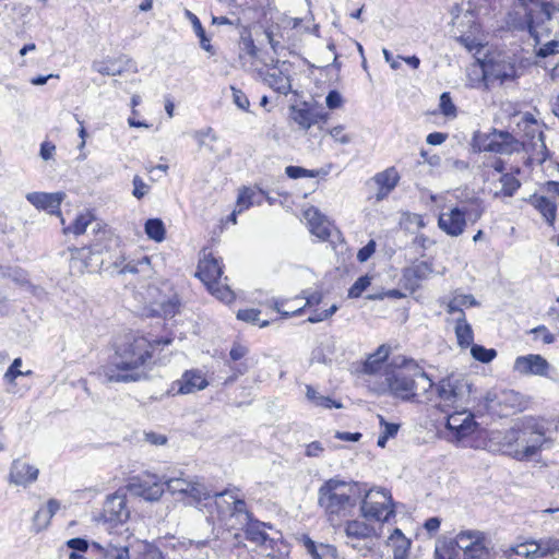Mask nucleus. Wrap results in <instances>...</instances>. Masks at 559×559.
I'll use <instances>...</instances> for the list:
<instances>
[{
    "label": "nucleus",
    "instance_id": "18",
    "mask_svg": "<svg viewBox=\"0 0 559 559\" xmlns=\"http://www.w3.org/2000/svg\"><path fill=\"white\" fill-rule=\"evenodd\" d=\"M551 366L539 354L519 356L513 364V371L521 376L548 377Z\"/></svg>",
    "mask_w": 559,
    "mask_h": 559
},
{
    "label": "nucleus",
    "instance_id": "45",
    "mask_svg": "<svg viewBox=\"0 0 559 559\" xmlns=\"http://www.w3.org/2000/svg\"><path fill=\"white\" fill-rule=\"evenodd\" d=\"M471 355L475 360L488 364L497 357V350L493 348H486L478 344H473L471 347Z\"/></svg>",
    "mask_w": 559,
    "mask_h": 559
},
{
    "label": "nucleus",
    "instance_id": "59",
    "mask_svg": "<svg viewBox=\"0 0 559 559\" xmlns=\"http://www.w3.org/2000/svg\"><path fill=\"white\" fill-rule=\"evenodd\" d=\"M133 191L132 194L136 199H142L150 191V186L143 181L140 176H134L133 180Z\"/></svg>",
    "mask_w": 559,
    "mask_h": 559
},
{
    "label": "nucleus",
    "instance_id": "41",
    "mask_svg": "<svg viewBox=\"0 0 559 559\" xmlns=\"http://www.w3.org/2000/svg\"><path fill=\"white\" fill-rule=\"evenodd\" d=\"M145 234L152 240L160 242L165 239V226L159 218H150L144 225Z\"/></svg>",
    "mask_w": 559,
    "mask_h": 559
},
{
    "label": "nucleus",
    "instance_id": "38",
    "mask_svg": "<svg viewBox=\"0 0 559 559\" xmlns=\"http://www.w3.org/2000/svg\"><path fill=\"white\" fill-rule=\"evenodd\" d=\"M498 403L509 406L513 412H521L525 407L524 396L513 390L501 392L498 396Z\"/></svg>",
    "mask_w": 559,
    "mask_h": 559
},
{
    "label": "nucleus",
    "instance_id": "35",
    "mask_svg": "<svg viewBox=\"0 0 559 559\" xmlns=\"http://www.w3.org/2000/svg\"><path fill=\"white\" fill-rule=\"evenodd\" d=\"M185 16L191 22L192 28L200 40V47L211 56H214L216 51L211 45V39L207 37L199 17L189 10H185Z\"/></svg>",
    "mask_w": 559,
    "mask_h": 559
},
{
    "label": "nucleus",
    "instance_id": "57",
    "mask_svg": "<svg viewBox=\"0 0 559 559\" xmlns=\"http://www.w3.org/2000/svg\"><path fill=\"white\" fill-rule=\"evenodd\" d=\"M337 305H332L329 309L323 311L314 310L312 314L308 318V321L311 323L322 322L328 318L332 317L337 311Z\"/></svg>",
    "mask_w": 559,
    "mask_h": 559
},
{
    "label": "nucleus",
    "instance_id": "14",
    "mask_svg": "<svg viewBox=\"0 0 559 559\" xmlns=\"http://www.w3.org/2000/svg\"><path fill=\"white\" fill-rule=\"evenodd\" d=\"M557 550H559V539L555 538L524 542L511 548V552L516 557L531 559L555 555Z\"/></svg>",
    "mask_w": 559,
    "mask_h": 559
},
{
    "label": "nucleus",
    "instance_id": "24",
    "mask_svg": "<svg viewBox=\"0 0 559 559\" xmlns=\"http://www.w3.org/2000/svg\"><path fill=\"white\" fill-rule=\"evenodd\" d=\"M289 118L294 121L300 130L308 131L313 124L319 121H326L328 114H321L307 107L305 104L300 106L289 107Z\"/></svg>",
    "mask_w": 559,
    "mask_h": 559
},
{
    "label": "nucleus",
    "instance_id": "53",
    "mask_svg": "<svg viewBox=\"0 0 559 559\" xmlns=\"http://www.w3.org/2000/svg\"><path fill=\"white\" fill-rule=\"evenodd\" d=\"M228 10L233 17H228L225 15H222V16L212 15V24L217 25V26L228 25V26L237 27L240 23V19L236 16V11L238 9H233V10L228 9Z\"/></svg>",
    "mask_w": 559,
    "mask_h": 559
},
{
    "label": "nucleus",
    "instance_id": "56",
    "mask_svg": "<svg viewBox=\"0 0 559 559\" xmlns=\"http://www.w3.org/2000/svg\"><path fill=\"white\" fill-rule=\"evenodd\" d=\"M457 41L465 47L467 51L475 55L479 53L483 49L481 43L471 36H460L457 37Z\"/></svg>",
    "mask_w": 559,
    "mask_h": 559
},
{
    "label": "nucleus",
    "instance_id": "34",
    "mask_svg": "<svg viewBox=\"0 0 559 559\" xmlns=\"http://www.w3.org/2000/svg\"><path fill=\"white\" fill-rule=\"evenodd\" d=\"M264 82L271 88L283 95H287L292 88L289 76L278 69L269 71L264 76Z\"/></svg>",
    "mask_w": 559,
    "mask_h": 559
},
{
    "label": "nucleus",
    "instance_id": "15",
    "mask_svg": "<svg viewBox=\"0 0 559 559\" xmlns=\"http://www.w3.org/2000/svg\"><path fill=\"white\" fill-rule=\"evenodd\" d=\"M346 544L354 549L360 550V543L366 544L372 542L373 538H379L381 534L377 528L362 520L347 521L344 527Z\"/></svg>",
    "mask_w": 559,
    "mask_h": 559
},
{
    "label": "nucleus",
    "instance_id": "7",
    "mask_svg": "<svg viewBox=\"0 0 559 559\" xmlns=\"http://www.w3.org/2000/svg\"><path fill=\"white\" fill-rule=\"evenodd\" d=\"M481 83L486 90L514 82L520 67L513 56H498L480 63Z\"/></svg>",
    "mask_w": 559,
    "mask_h": 559
},
{
    "label": "nucleus",
    "instance_id": "43",
    "mask_svg": "<svg viewBox=\"0 0 559 559\" xmlns=\"http://www.w3.org/2000/svg\"><path fill=\"white\" fill-rule=\"evenodd\" d=\"M504 162L501 158L491 157L484 163L483 176L487 181H490L498 175L504 174Z\"/></svg>",
    "mask_w": 559,
    "mask_h": 559
},
{
    "label": "nucleus",
    "instance_id": "60",
    "mask_svg": "<svg viewBox=\"0 0 559 559\" xmlns=\"http://www.w3.org/2000/svg\"><path fill=\"white\" fill-rule=\"evenodd\" d=\"M285 173L292 179L316 176V174L312 170H308V169L299 167V166H287L285 168Z\"/></svg>",
    "mask_w": 559,
    "mask_h": 559
},
{
    "label": "nucleus",
    "instance_id": "30",
    "mask_svg": "<svg viewBox=\"0 0 559 559\" xmlns=\"http://www.w3.org/2000/svg\"><path fill=\"white\" fill-rule=\"evenodd\" d=\"M304 216L307 219L310 233L321 240H326L330 237V223L322 215L318 209L311 206L304 212Z\"/></svg>",
    "mask_w": 559,
    "mask_h": 559
},
{
    "label": "nucleus",
    "instance_id": "22",
    "mask_svg": "<svg viewBox=\"0 0 559 559\" xmlns=\"http://www.w3.org/2000/svg\"><path fill=\"white\" fill-rule=\"evenodd\" d=\"M129 490L139 497L148 501L158 500L165 491V480L163 483L152 479L133 478L129 485Z\"/></svg>",
    "mask_w": 559,
    "mask_h": 559
},
{
    "label": "nucleus",
    "instance_id": "9",
    "mask_svg": "<svg viewBox=\"0 0 559 559\" xmlns=\"http://www.w3.org/2000/svg\"><path fill=\"white\" fill-rule=\"evenodd\" d=\"M433 391V399L438 400L439 406L461 407L468 403L471 386L464 379L448 377L442 379Z\"/></svg>",
    "mask_w": 559,
    "mask_h": 559
},
{
    "label": "nucleus",
    "instance_id": "4",
    "mask_svg": "<svg viewBox=\"0 0 559 559\" xmlns=\"http://www.w3.org/2000/svg\"><path fill=\"white\" fill-rule=\"evenodd\" d=\"M547 430V421L536 418L526 419L520 430H511L507 439L510 444L511 441L515 442V448L511 452L513 457L522 461L536 455L544 443L548 441Z\"/></svg>",
    "mask_w": 559,
    "mask_h": 559
},
{
    "label": "nucleus",
    "instance_id": "26",
    "mask_svg": "<svg viewBox=\"0 0 559 559\" xmlns=\"http://www.w3.org/2000/svg\"><path fill=\"white\" fill-rule=\"evenodd\" d=\"M112 265L117 269L120 267L119 273L122 274H140L143 277H151L153 274L151 258L147 255H142L139 259H132L128 262H126L124 255H119L112 261Z\"/></svg>",
    "mask_w": 559,
    "mask_h": 559
},
{
    "label": "nucleus",
    "instance_id": "8",
    "mask_svg": "<svg viewBox=\"0 0 559 559\" xmlns=\"http://www.w3.org/2000/svg\"><path fill=\"white\" fill-rule=\"evenodd\" d=\"M360 513L366 520L389 523L395 516L393 499L383 488H371L361 498Z\"/></svg>",
    "mask_w": 559,
    "mask_h": 559
},
{
    "label": "nucleus",
    "instance_id": "48",
    "mask_svg": "<svg viewBox=\"0 0 559 559\" xmlns=\"http://www.w3.org/2000/svg\"><path fill=\"white\" fill-rule=\"evenodd\" d=\"M304 546L312 559H322L323 552L330 550V546L328 545H320L318 548L314 542L309 537H304Z\"/></svg>",
    "mask_w": 559,
    "mask_h": 559
},
{
    "label": "nucleus",
    "instance_id": "29",
    "mask_svg": "<svg viewBox=\"0 0 559 559\" xmlns=\"http://www.w3.org/2000/svg\"><path fill=\"white\" fill-rule=\"evenodd\" d=\"M432 272L433 267L430 262L419 261L404 270L403 278L407 286L415 289L420 286L423 281L429 278Z\"/></svg>",
    "mask_w": 559,
    "mask_h": 559
},
{
    "label": "nucleus",
    "instance_id": "28",
    "mask_svg": "<svg viewBox=\"0 0 559 559\" xmlns=\"http://www.w3.org/2000/svg\"><path fill=\"white\" fill-rule=\"evenodd\" d=\"M372 180L378 187L376 200L381 201L386 198L390 192L397 186L400 181V175L395 167H389L385 170L374 175Z\"/></svg>",
    "mask_w": 559,
    "mask_h": 559
},
{
    "label": "nucleus",
    "instance_id": "6",
    "mask_svg": "<svg viewBox=\"0 0 559 559\" xmlns=\"http://www.w3.org/2000/svg\"><path fill=\"white\" fill-rule=\"evenodd\" d=\"M484 214L483 201L479 198H472L461 205L450 209L439 215L438 227L451 237L461 236L466 228L467 222L476 223Z\"/></svg>",
    "mask_w": 559,
    "mask_h": 559
},
{
    "label": "nucleus",
    "instance_id": "32",
    "mask_svg": "<svg viewBox=\"0 0 559 559\" xmlns=\"http://www.w3.org/2000/svg\"><path fill=\"white\" fill-rule=\"evenodd\" d=\"M530 203L543 215L549 225H554L557 206L552 200L545 195L534 194L530 198Z\"/></svg>",
    "mask_w": 559,
    "mask_h": 559
},
{
    "label": "nucleus",
    "instance_id": "10",
    "mask_svg": "<svg viewBox=\"0 0 559 559\" xmlns=\"http://www.w3.org/2000/svg\"><path fill=\"white\" fill-rule=\"evenodd\" d=\"M106 246L94 243L90 247L71 248L70 270L74 274L96 272L105 262Z\"/></svg>",
    "mask_w": 559,
    "mask_h": 559
},
{
    "label": "nucleus",
    "instance_id": "44",
    "mask_svg": "<svg viewBox=\"0 0 559 559\" xmlns=\"http://www.w3.org/2000/svg\"><path fill=\"white\" fill-rule=\"evenodd\" d=\"M457 546L454 539L439 542L436 546L437 559H454L457 555Z\"/></svg>",
    "mask_w": 559,
    "mask_h": 559
},
{
    "label": "nucleus",
    "instance_id": "25",
    "mask_svg": "<svg viewBox=\"0 0 559 559\" xmlns=\"http://www.w3.org/2000/svg\"><path fill=\"white\" fill-rule=\"evenodd\" d=\"M489 182L490 192L495 198H510L521 187L520 180L510 173H504L492 178Z\"/></svg>",
    "mask_w": 559,
    "mask_h": 559
},
{
    "label": "nucleus",
    "instance_id": "11",
    "mask_svg": "<svg viewBox=\"0 0 559 559\" xmlns=\"http://www.w3.org/2000/svg\"><path fill=\"white\" fill-rule=\"evenodd\" d=\"M459 550L463 551V559H489V540L485 533L477 530L461 531L455 536Z\"/></svg>",
    "mask_w": 559,
    "mask_h": 559
},
{
    "label": "nucleus",
    "instance_id": "33",
    "mask_svg": "<svg viewBox=\"0 0 559 559\" xmlns=\"http://www.w3.org/2000/svg\"><path fill=\"white\" fill-rule=\"evenodd\" d=\"M388 545L393 549L394 559H406L411 540L400 528H394L388 538Z\"/></svg>",
    "mask_w": 559,
    "mask_h": 559
},
{
    "label": "nucleus",
    "instance_id": "3",
    "mask_svg": "<svg viewBox=\"0 0 559 559\" xmlns=\"http://www.w3.org/2000/svg\"><path fill=\"white\" fill-rule=\"evenodd\" d=\"M361 488L354 481L331 478L322 484L318 491V503L330 520L333 516H345L361 498Z\"/></svg>",
    "mask_w": 559,
    "mask_h": 559
},
{
    "label": "nucleus",
    "instance_id": "1",
    "mask_svg": "<svg viewBox=\"0 0 559 559\" xmlns=\"http://www.w3.org/2000/svg\"><path fill=\"white\" fill-rule=\"evenodd\" d=\"M382 380L370 381L369 389L377 395H390L403 402H433V382L418 366L400 357L386 366Z\"/></svg>",
    "mask_w": 559,
    "mask_h": 559
},
{
    "label": "nucleus",
    "instance_id": "47",
    "mask_svg": "<svg viewBox=\"0 0 559 559\" xmlns=\"http://www.w3.org/2000/svg\"><path fill=\"white\" fill-rule=\"evenodd\" d=\"M222 281H217L216 284H213V288H207L212 295H214L217 299L229 304L234 300V293L226 284H222Z\"/></svg>",
    "mask_w": 559,
    "mask_h": 559
},
{
    "label": "nucleus",
    "instance_id": "54",
    "mask_svg": "<svg viewBox=\"0 0 559 559\" xmlns=\"http://www.w3.org/2000/svg\"><path fill=\"white\" fill-rule=\"evenodd\" d=\"M231 96L234 104L241 110H248L250 107V102L247 95L239 88L235 86H230Z\"/></svg>",
    "mask_w": 559,
    "mask_h": 559
},
{
    "label": "nucleus",
    "instance_id": "21",
    "mask_svg": "<svg viewBox=\"0 0 559 559\" xmlns=\"http://www.w3.org/2000/svg\"><path fill=\"white\" fill-rule=\"evenodd\" d=\"M103 514L108 522L124 523L130 516L126 495L116 492L109 496L105 501Z\"/></svg>",
    "mask_w": 559,
    "mask_h": 559
},
{
    "label": "nucleus",
    "instance_id": "39",
    "mask_svg": "<svg viewBox=\"0 0 559 559\" xmlns=\"http://www.w3.org/2000/svg\"><path fill=\"white\" fill-rule=\"evenodd\" d=\"M94 221V216L90 212L81 213L76 216L74 223L63 228V233H72L76 236L82 235L86 231L87 226Z\"/></svg>",
    "mask_w": 559,
    "mask_h": 559
},
{
    "label": "nucleus",
    "instance_id": "31",
    "mask_svg": "<svg viewBox=\"0 0 559 559\" xmlns=\"http://www.w3.org/2000/svg\"><path fill=\"white\" fill-rule=\"evenodd\" d=\"M131 62L130 59L121 57L118 59H108L96 61L93 63V69L103 75H120L127 68L126 66Z\"/></svg>",
    "mask_w": 559,
    "mask_h": 559
},
{
    "label": "nucleus",
    "instance_id": "40",
    "mask_svg": "<svg viewBox=\"0 0 559 559\" xmlns=\"http://www.w3.org/2000/svg\"><path fill=\"white\" fill-rule=\"evenodd\" d=\"M306 396L307 399L316 406H322L324 408H341L342 404L333 401L329 396H323L319 394L311 385L306 386Z\"/></svg>",
    "mask_w": 559,
    "mask_h": 559
},
{
    "label": "nucleus",
    "instance_id": "49",
    "mask_svg": "<svg viewBox=\"0 0 559 559\" xmlns=\"http://www.w3.org/2000/svg\"><path fill=\"white\" fill-rule=\"evenodd\" d=\"M371 284V278L367 275L359 277L349 288L348 297L358 298Z\"/></svg>",
    "mask_w": 559,
    "mask_h": 559
},
{
    "label": "nucleus",
    "instance_id": "13",
    "mask_svg": "<svg viewBox=\"0 0 559 559\" xmlns=\"http://www.w3.org/2000/svg\"><path fill=\"white\" fill-rule=\"evenodd\" d=\"M476 141L479 151L503 155H511L522 147V143L511 133L496 129L489 133L478 134Z\"/></svg>",
    "mask_w": 559,
    "mask_h": 559
},
{
    "label": "nucleus",
    "instance_id": "27",
    "mask_svg": "<svg viewBox=\"0 0 559 559\" xmlns=\"http://www.w3.org/2000/svg\"><path fill=\"white\" fill-rule=\"evenodd\" d=\"M38 468L21 460L13 461L10 469L9 481L17 486H27L38 477Z\"/></svg>",
    "mask_w": 559,
    "mask_h": 559
},
{
    "label": "nucleus",
    "instance_id": "5",
    "mask_svg": "<svg viewBox=\"0 0 559 559\" xmlns=\"http://www.w3.org/2000/svg\"><path fill=\"white\" fill-rule=\"evenodd\" d=\"M532 7L524 8V20L513 23V27L520 31H527L538 44L542 37H548L551 32V21L559 12L555 1L534 0Z\"/></svg>",
    "mask_w": 559,
    "mask_h": 559
},
{
    "label": "nucleus",
    "instance_id": "23",
    "mask_svg": "<svg viewBox=\"0 0 559 559\" xmlns=\"http://www.w3.org/2000/svg\"><path fill=\"white\" fill-rule=\"evenodd\" d=\"M222 265L218 260L211 253H204L203 258L199 261L197 276L206 285L207 288H213V284L222 281Z\"/></svg>",
    "mask_w": 559,
    "mask_h": 559
},
{
    "label": "nucleus",
    "instance_id": "46",
    "mask_svg": "<svg viewBox=\"0 0 559 559\" xmlns=\"http://www.w3.org/2000/svg\"><path fill=\"white\" fill-rule=\"evenodd\" d=\"M261 311L259 309H243L237 312V319L242 320L245 322L257 324L261 328H265L269 325L267 320H260Z\"/></svg>",
    "mask_w": 559,
    "mask_h": 559
},
{
    "label": "nucleus",
    "instance_id": "20",
    "mask_svg": "<svg viewBox=\"0 0 559 559\" xmlns=\"http://www.w3.org/2000/svg\"><path fill=\"white\" fill-rule=\"evenodd\" d=\"M63 192H29L26 200L37 210H43L51 215L61 216L60 205L64 199Z\"/></svg>",
    "mask_w": 559,
    "mask_h": 559
},
{
    "label": "nucleus",
    "instance_id": "19",
    "mask_svg": "<svg viewBox=\"0 0 559 559\" xmlns=\"http://www.w3.org/2000/svg\"><path fill=\"white\" fill-rule=\"evenodd\" d=\"M209 385V381L203 371L199 369H190L182 373L181 378L173 383L171 389L177 394H191L204 390Z\"/></svg>",
    "mask_w": 559,
    "mask_h": 559
},
{
    "label": "nucleus",
    "instance_id": "42",
    "mask_svg": "<svg viewBox=\"0 0 559 559\" xmlns=\"http://www.w3.org/2000/svg\"><path fill=\"white\" fill-rule=\"evenodd\" d=\"M69 550L68 559H84L83 554L88 549V542L84 538H71L66 543Z\"/></svg>",
    "mask_w": 559,
    "mask_h": 559
},
{
    "label": "nucleus",
    "instance_id": "64",
    "mask_svg": "<svg viewBox=\"0 0 559 559\" xmlns=\"http://www.w3.org/2000/svg\"><path fill=\"white\" fill-rule=\"evenodd\" d=\"M376 250V242L373 240H370L365 247L359 249L357 253V260L359 262H366Z\"/></svg>",
    "mask_w": 559,
    "mask_h": 559
},
{
    "label": "nucleus",
    "instance_id": "50",
    "mask_svg": "<svg viewBox=\"0 0 559 559\" xmlns=\"http://www.w3.org/2000/svg\"><path fill=\"white\" fill-rule=\"evenodd\" d=\"M139 549L142 559H165L162 551L152 544L142 543L139 545Z\"/></svg>",
    "mask_w": 559,
    "mask_h": 559
},
{
    "label": "nucleus",
    "instance_id": "37",
    "mask_svg": "<svg viewBox=\"0 0 559 559\" xmlns=\"http://www.w3.org/2000/svg\"><path fill=\"white\" fill-rule=\"evenodd\" d=\"M478 302L471 294H455L452 299L449 301L447 306V311L450 314L459 313V317H462L463 307H474L477 306Z\"/></svg>",
    "mask_w": 559,
    "mask_h": 559
},
{
    "label": "nucleus",
    "instance_id": "61",
    "mask_svg": "<svg viewBox=\"0 0 559 559\" xmlns=\"http://www.w3.org/2000/svg\"><path fill=\"white\" fill-rule=\"evenodd\" d=\"M329 133L334 139L335 142H338L341 144H348L352 141L350 135L344 131L343 126H336L332 128L329 131Z\"/></svg>",
    "mask_w": 559,
    "mask_h": 559
},
{
    "label": "nucleus",
    "instance_id": "2",
    "mask_svg": "<svg viewBox=\"0 0 559 559\" xmlns=\"http://www.w3.org/2000/svg\"><path fill=\"white\" fill-rule=\"evenodd\" d=\"M154 345L145 337H134L119 347L97 374L106 382H136L144 378L145 367L152 359Z\"/></svg>",
    "mask_w": 559,
    "mask_h": 559
},
{
    "label": "nucleus",
    "instance_id": "17",
    "mask_svg": "<svg viewBox=\"0 0 559 559\" xmlns=\"http://www.w3.org/2000/svg\"><path fill=\"white\" fill-rule=\"evenodd\" d=\"M390 354V347L381 345L378 349L368 356L366 361L362 364L361 372L369 376L367 380L368 386L370 381L382 380V374L386 366H392L395 360H400V357L393 358L390 362H385Z\"/></svg>",
    "mask_w": 559,
    "mask_h": 559
},
{
    "label": "nucleus",
    "instance_id": "36",
    "mask_svg": "<svg viewBox=\"0 0 559 559\" xmlns=\"http://www.w3.org/2000/svg\"><path fill=\"white\" fill-rule=\"evenodd\" d=\"M455 335L460 347H472L474 341V333L472 326L466 321L465 313H462V317H457L456 319Z\"/></svg>",
    "mask_w": 559,
    "mask_h": 559
},
{
    "label": "nucleus",
    "instance_id": "55",
    "mask_svg": "<svg viewBox=\"0 0 559 559\" xmlns=\"http://www.w3.org/2000/svg\"><path fill=\"white\" fill-rule=\"evenodd\" d=\"M22 366V359L15 358L11 366L5 371L3 379L10 383L13 384L17 377L22 376L23 371L20 370V367Z\"/></svg>",
    "mask_w": 559,
    "mask_h": 559
},
{
    "label": "nucleus",
    "instance_id": "52",
    "mask_svg": "<svg viewBox=\"0 0 559 559\" xmlns=\"http://www.w3.org/2000/svg\"><path fill=\"white\" fill-rule=\"evenodd\" d=\"M439 107L441 112L447 117H454L456 114V107L453 104L450 94L447 92L441 94Z\"/></svg>",
    "mask_w": 559,
    "mask_h": 559
},
{
    "label": "nucleus",
    "instance_id": "51",
    "mask_svg": "<svg viewBox=\"0 0 559 559\" xmlns=\"http://www.w3.org/2000/svg\"><path fill=\"white\" fill-rule=\"evenodd\" d=\"M254 195H255V192L249 188H245L239 193V197L237 200L238 213L242 212L243 210L248 209L250 205L253 204Z\"/></svg>",
    "mask_w": 559,
    "mask_h": 559
},
{
    "label": "nucleus",
    "instance_id": "58",
    "mask_svg": "<svg viewBox=\"0 0 559 559\" xmlns=\"http://www.w3.org/2000/svg\"><path fill=\"white\" fill-rule=\"evenodd\" d=\"M50 523V518L46 514L44 508H40L33 518V525L36 532L45 530Z\"/></svg>",
    "mask_w": 559,
    "mask_h": 559
},
{
    "label": "nucleus",
    "instance_id": "16",
    "mask_svg": "<svg viewBox=\"0 0 559 559\" xmlns=\"http://www.w3.org/2000/svg\"><path fill=\"white\" fill-rule=\"evenodd\" d=\"M445 427L449 431L448 437L452 441H461L474 432L476 421L472 413L463 409L462 412H454L449 415Z\"/></svg>",
    "mask_w": 559,
    "mask_h": 559
},
{
    "label": "nucleus",
    "instance_id": "62",
    "mask_svg": "<svg viewBox=\"0 0 559 559\" xmlns=\"http://www.w3.org/2000/svg\"><path fill=\"white\" fill-rule=\"evenodd\" d=\"M104 559H130L127 547H110L106 549Z\"/></svg>",
    "mask_w": 559,
    "mask_h": 559
},
{
    "label": "nucleus",
    "instance_id": "63",
    "mask_svg": "<svg viewBox=\"0 0 559 559\" xmlns=\"http://www.w3.org/2000/svg\"><path fill=\"white\" fill-rule=\"evenodd\" d=\"M325 104L330 109L340 108L343 104L342 95L337 91L329 92L325 98Z\"/></svg>",
    "mask_w": 559,
    "mask_h": 559
},
{
    "label": "nucleus",
    "instance_id": "12",
    "mask_svg": "<svg viewBox=\"0 0 559 559\" xmlns=\"http://www.w3.org/2000/svg\"><path fill=\"white\" fill-rule=\"evenodd\" d=\"M165 486L171 495H179L182 499H188L190 504H198L212 496L204 484L183 477V473H180V476L165 479Z\"/></svg>",
    "mask_w": 559,
    "mask_h": 559
}]
</instances>
